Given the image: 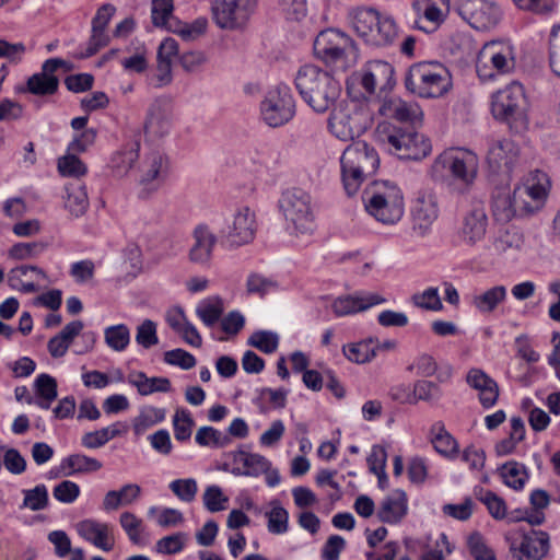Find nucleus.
I'll return each mask as SVG.
<instances>
[{"label": "nucleus", "instance_id": "nucleus-47", "mask_svg": "<svg viewBox=\"0 0 560 560\" xmlns=\"http://www.w3.org/2000/svg\"><path fill=\"white\" fill-rule=\"evenodd\" d=\"M173 0H152L151 19L155 27L165 28L173 25V21H178L174 15Z\"/></svg>", "mask_w": 560, "mask_h": 560}, {"label": "nucleus", "instance_id": "nucleus-22", "mask_svg": "<svg viewBox=\"0 0 560 560\" xmlns=\"http://www.w3.org/2000/svg\"><path fill=\"white\" fill-rule=\"evenodd\" d=\"M439 217V206L435 195L428 191L419 192L411 208L412 231L424 237L431 231L432 224Z\"/></svg>", "mask_w": 560, "mask_h": 560}, {"label": "nucleus", "instance_id": "nucleus-36", "mask_svg": "<svg viewBox=\"0 0 560 560\" xmlns=\"http://www.w3.org/2000/svg\"><path fill=\"white\" fill-rule=\"evenodd\" d=\"M83 327L84 324L81 320H72L68 323L58 335L50 338L48 341L47 348L50 355L52 358L63 357L73 339L81 334Z\"/></svg>", "mask_w": 560, "mask_h": 560}, {"label": "nucleus", "instance_id": "nucleus-48", "mask_svg": "<svg viewBox=\"0 0 560 560\" xmlns=\"http://www.w3.org/2000/svg\"><path fill=\"white\" fill-rule=\"evenodd\" d=\"M208 27V20L205 16L197 18L191 23L173 21L168 32L179 35L185 40H194L203 35Z\"/></svg>", "mask_w": 560, "mask_h": 560}, {"label": "nucleus", "instance_id": "nucleus-18", "mask_svg": "<svg viewBox=\"0 0 560 560\" xmlns=\"http://www.w3.org/2000/svg\"><path fill=\"white\" fill-rule=\"evenodd\" d=\"M548 184L547 174L535 170L522 184L515 186L516 198L520 199L525 215L532 214L542 207L547 197Z\"/></svg>", "mask_w": 560, "mask_h": 560}, {"label": "nucleus", "instance_id": "nucleus-11", "mask_svg": "<svg viewBox=\"0 0 560 560\" xmlns=\"http://www.w3.org/2000/svg\"><path fill=\"white\" fill-rule=\"evenodd\" d=\"M368 127L369 114L363 108L340 103L330 109L328 129L342 141L360 137Z\"/></svg>", "mask_w": 560, "mask_h": 560}, {"label": "nucleus", "instance_id": "nucleus-56", "mask_svg": "<svg viewBox=\"0 0 560 560\" xmlns=\"http://www.w3.org/2000/svg\"><path fill=\"white\" fill-rule=\"evenodd\" d=\"M248 345L264 353H272L278 348L279 338L276 332L269 330H258L249 337Z\"/></svg>", "mask_w": 560, "mask_h": 560}, {"label": "nucleus", "instance_id": "nucleus-12", "mask_svg": "<svg viewBox=\"0 0 560 560\" xmlns=\"http://www.w3.org/2000/svg\"><path fill=\"white\" fill-rule=\"evenodd\" d=\"M262 120L277 128L289 122L295 115V101L289 86L280 84L270 90L260 104Z\"/></svg>", "mask_w": 560, "mask_h": 560}, {"label": "nucleus", "instance_id": "nucleus-44", "mask_svg": "<svg viewBox=\"0 0 560 560\" xmlns=\"http://www.w3.org/2000/svg\"><path fill=\"white\" fill-rule=\"evenodd\" d=\"M373 343L372 338L351 342L342 347V353L350 362L364 364L376 357V348L373 347Z\"/></svg>", "mask_w": 560, "mask_h": 560}, {"label": "nucleus", "instance_id": "nucleus-57", "mask_svg": "<svg viewBox=\"0 0 560 560\" xmlns=\"http://www.w3.org/2000/svg\"><path fill=\"white\" fill-rule=\"evenodd\" d=\"M58 171L62 176L79 178L86 174V165L74 154L58 159Z\"/></svg>", "mask_w": 560, "mask_h": 560}, {"label": "nucleus", "instance_id": "nucleus-35", "mask_svg": "<svg viewBox=\"0 0 560 560\" xmlns=\"http://www.w3.org/2000/svg\"><path fill=\"white\" fill-rule=\"evenodd\" d=\"M139 152L140 143L138 141L127 143L121 149L114 152L108 163L112 175L117 178H122L128 175L129 171L139 159Z\"/></svg>", "mask_w": 560, "mask_h": 560}, {"label": "nucleus", "instance_id": "nucleus-5", "mask_svg": "<svg viewBox=\"0 0 560 560\" xmlns=\"http://www.w3.org/2000/svg\"><path fill=\"white\" fill-rule=\"evenodd\" d=\"M366 211L378 222L395 224L404 214V196L400 188L388 182H373L363 192Z\"/></svg>", "mask_w": 560, "mask_h": 560}, {"label": "nucleus", "instance_id": "nucleus-42", "mask_svg": "<svg viewBox=\"0 0 560 560\" xmlns=\"http://www.w3.org/2000/svg\"><path fill=\"white\" fill-rule=\"evenodd\" d=\"M432 444L434 450L442 456L453 459L458 454V443L455 438L446 431L442 422H436L432 425Z\"/></svg>", "mask_w": 560, "mask_h": 560}, {"label": "nucleus", "instance_id": "nucleus-32", "mask_svg": "<svg viewBox=\"0 0 560 560\" xmlns=\"http://www.w3.org/2000/svg\"><path fill=\"white\" fill-rule=\"evenodd\" d=\"M467 383L479 390V400L485 408L492 407L499 397V387L494 380L479 369H471L466 377Z\"/></svg>", "mask_w": 560, "mask_h": 560}, {"label": "nucleus", "instance_id": "nucleus-58", "mask_svg": "<svg viewBox=\"0 0 560 560\" xmlns=\"http://www.w3.org/2000/svg\"><path fill=\"white\" fill-rule=\"evenodd\" d=\"M229 498L223 494L222 489L217 485L207 487L202 494L203 505L211 513L225 510Z\"/></svg>", "mask_w": 560, "mask_h": 560}, {"label": "nucleus", "instance_id": "nucleus-9", "mask_svg": "<svg viewBox=\"0 0 560 560\" xmlns=\"http://www.w3.org/2000/svg\"><path fill=\"white\" fill-rule=\"evenodd\" d=\"M280 210L295 235H312L316 229L311 196L301 188L282 192Z\"/></svg>", "mask_w": 560, "mask_h": 560}, {"label": "nucleus", "instance_id": "nucleus-50", "mask_svg": "<svg viewBox=\"0 0 560 560\" xmlns=\"http://www.w3.org/2000/svg\"><path fill=\"white\" fill-rule=\"evenodd\" d=\"M104 339L108 348L121 352L130 342V330L125 324L108 326L104 330Z\"/></svg>", "mask_w": 560, "mask_h": 560}, {"label": "nucleus", "instance_id": "nucleus-17", "mask_svg": "<svg viewBox=\"0 0 560 560\" xmlns=\"http://www.w3.org/2000/svg\"><path fill=\"white\" fill-rule=\"evenodd\" d=\"M518 161V148L511 139L491 140L488 145L486 162L493 175L502 176L509 182L513 167Z\"/></svg>", "mask_w": 560, "mask_h": 560}, {"label": "nucleus", "instance_id": "nucleus-1", "mask_svg": "<svg viewBox=\"0 0 560 560\" xmlns=\"http://www.w3.org/2000/svg\"><path fill=\"white\" fill-rule=\"evenodd\" d=\"M295 86L303 101L318 114L334 108L341 94L340 83L329 72L314 65L300 68Z\"/></svg>", "mask_w": 560, "mask_h": 560}, {"label": "nucleus", "instance_id": "nucleus-51", "mask_svg": "<svg viewBox=\"0 0 560 560\" xmlns=\"http://www.w3.org/2000/svg\"><path fill=\"white\" fill-rule=\"evenodd\" d=\"M24 499L21 509L31 511L45 510L49 504L48 490L45 485H37L33 489H24L22 491Z\"/></svg>", "mask_w": 560, "mask_h": 560}, {"label": "nucleus", "instance_id": "nucleus-53", "mask_svg": "<svg viewBox=\"0 0 560 560\" xmlns=\"http://www.w3.org/2000/svg\"><path fill=\"white\" fill-rule=\"evenodd\" d=\"M413 395L416 404L420 400L436 402L441 399L443 392L438 384L431 381L419 380L413 384Z\"/></svg>", "mask_w": 560, "mask_h": 560}, {"label": "nucleus", "instance_id": "nucleus-2", "mask_svg": "<svg viewBox=\"0 0 560 560\" xmlns=\"http://www.w3.org/2000/svg\"><path fill=\"white\" fill-rule=\"evenodd\" d=\"M340 165L343 188L348 196H353L363 182L376 173L380 158L365 141H354L343 151Z\"/></svg>", "mask_w": 560, "mask_h": 560}, {"label": "nucleus", "instance_id": "nucleus-62", "mask_svg": "<svg viewBox=\"0 0 560 560\" xmlns=\"http://www.w3.org/2000/svg\"><path fill=\"white\" fill-rule=\"evenodd\" d=\"M119 524L131 542L136 545L140 544V535L142 532L141 518L132 512H122L119 516Z\"/></svg>", "mask_w": 560, "mask_h": 560}, {"label": "nucleus", "instance_id": "nucleus-60", "mask_svg": "<svg viewBox=\"0 0 560 560\" xmlns=\"http://www.w3.org/2000/svg\"><path fill=\"white\" fill-rule=\"evenodd\" d=\"M172 492L183 502H192L196 498L198 486L194 478L175 479L170 483Z\"/></svg>", "mask_w": 560, "mask_h": 560}, {"label": "nucleus", "instance_id": "nucleus-37", "mask_svg": "<svg viewBox=\"0 0 560 560\" xmlns=\"http://www.w3.org/2000/svg\"><path fill=\"white\" fill-rule=\"evenodd\" d=\"M128 383L135 386L141 396L153 393H167L171 390V381L167 377H148L144 372H133L128 376Z\"/></svg>", "mask_w": 560, "mask_h": 560}, {"label": "nucleus", "instance_id": "nucleus-4", "mask_svg": "<svg viewBox=\"0 0 560 560\" xmlns=\"http://www.w3.org/2000/svg\"><path fill=\"white\" fill-rule=\"evenodd\" d=\"M417 128H402L384 121L376 128L377 139L401 160H421L431 152V142Z\"/></svg>", "mask_w": 560, "mask_h": 560}, {"label": "nucleus", "instance_id": "nucleus-31", "mask_svg": "<svg viewBox=\"0 0 560 560\" xmlns=\"http://www.w3.org/2000/svg\"><path fill=\"white\" fill-rule=\"evenodd\" d=\"M423 5V18L427 22H429L432 27H425L420 23V20H416L412 24V27L416 30L423 31L425 33H430L444 22L445 18L450 12V0H423L415 1L412 7L420 11Z\"/></svg>", "mask_w": 560, "mask_h": 560}, {"label": "nucleus", "instance_id": "nucleus-49", "mask_svg": "<svg viewBox=\"0 0 560 560\" xmlns=\"http://www.w3.org/2000/svg\"><path fill=\"white\" fill-rule=\"evenodd\" d=\"M499 471L505 485L515 490L523 489L528 479L525 466L514 460L503 464Z\"/></svg>", "mask_w": 560, "mask_h": 560}, {"label": "nucleus", "instance_id": "nucleus-26", "mask_svg": "<svg viewBox=\"0 0 560 560\" xmlns=\"http://www.w3.org/2000/svg\"><path fill=\"white\" fill-rule=\"evenodd\" d=\"M386 302V299L377 293L355 292L338 296L331 304L334 314L337 317L349 316L364 312L370 307Z\"/></svg>", "mask_w": 560, "mask_h": 560}, {"label": "nucleus", "instance_id": "nucleus-33", "mask_svg": "<svg viewBox=\"0 0 560 560\" xmlns=\"http://www.w3.org/2000/svg\"><path fill=\"white\" fill-rule=\"evenodd\" d=\"M234 463L237 465L232 469V474L235 476L258 477L271 467L270 460L265 456L245 451L234 454Z\"/></svg>", "mask_w": 560, "mask_h": 560}, {"label": "nucleus", "instance_id": "nucleus-16", "mask_svg": "<svg viewBox=\"0 0 560 560\" xmlns=\"http://www.w3.org/2000/svg\"><path fill=\"white\" fill-rule=\"evenodd\" d=\"M170 173L168 156L160 152H151L139 165L138 183L142 187L141 197H148L156 191L167 179Z\"/></svg>", "mask_w": 560, "mask_h": 560}, {"label": "nucleus", "instance_id": "nucleus-41", "mask_svg": "<svg viewBox=\"0 0 560 560\" xmlns=\"http://www.w3.org/2000/svg\"><path fill=\"white\" fill-rule=\"evenodd\" d=\"M508 298L505 285H494L486 291L475 294L471 299L472 306L480 313H492Z\"/></svg>", "mask_w": 560, "mask_h": 560}, {"label": "nucleus", "instance_id": "nucleus-40", "mask_svg": "<svg viewBox=\"0 0 560 560\" xmlns=\"http://www.w3.org/2000/svg\"><path fill=\"white\" fill-rule=\"evenodd\" d=\"M103 464L93 457L84 454H71L62 459L60 468L63 476H72L75 474H89L100 470Z\"/></svg>", "mask_w": 560, "mask_h": 560}, {"label": "nucleus", "instance_id": "nucleus-25", "mask_svg": "<svg viewBox=\"0 0 560 560\" xmlns=\"http://www.w3.org/2000/svg\"><path fill=\"white\" fill-rule=\"evenodd\" d=\"M361 84L370 94L377 89L381 92L390 90L395 84L393 66L384 60L369 61L363 70Z\"/></svg>", "mask_w": 560, "mask_h": 560}, {"label": "nucleus", "instance_id": "nucleus-24", "mask_svg": "<svg viewBox=\"0 0 560 560\" xmlns=\"http://www.w3.org/2000/svg\"><path fill=\"white\" fill-rule=\"evenodd\" d=\"M380 113L398 122L407 124L406 128H417L422 125L423 112L415 102H406L400 97L385 100L380 107Z\"/></svg>", "mask_w": 560, "mask_h": 560}, {"label": "nucleus", "instance_id": "nucleus-43", "mask_svg": "<svg viewBox=\"0 0 560 560\" xmlns=\"http://www.w3.org/2000/svg\"><path fill=\"white\" fill-rule=\"evenodd\" d=\"M268 532L273 535H282L289 530V512L279 500L269 502V510L265 512Z\"/></svg>", "mask_w": 560, "mask_h": 560}, {"label": "nucleus", "instance_id": "nucleus-23", "mask_svg": "<svg viewBox=\"0 0 560 560\" xmlns=\"http://www.w3.org/2000/svg\"><path fill=\"white\" fill-rule=\"evenodd\" d=\"M491 210L494 220L500 223H508L516 217H525L522 203L516 198L515 189L511 191L508 183L493 189Z\"/></svg>", "mask_w": 560, "mask_h": 560}, {"label": "nucleus", "instance_id": "nucleus-52", "mask_svg": "<svg viewBox=\"0 0 560 560\" xmlns=\"http://www.w3.org/2000/svg\"><path fill=\"white\" fill-rule=\"evenodd\" d=\"M277 282L258 272H252L246 280V292L249 295H258L264 298L267 293L276 290Z\"/></svg>", "mask_w": 560, "mask_h": 560}, {"label": "nucleus", "instance_id": "nucleus-63", "mask_svg": "<svg viewBox=\"0 0 560 560\" xmlns=\"http://www.w3.org/2000/svg\"><path fill=\"white\" fill-rule=\"evenodd\" d=\"M136 341L144 349H150L158 345L156 324L151 319H144L137 327Z\"/></svg>", "mask_w": 560, "mask_h": 560}, {"label": "nucleus", "instance_id": "nucleus-46", "mask_svg": "<svg viewBox=\"0 0 560 560\" xmlns=\"http://www.w3.org/2000/svg\"><path fill=\"white\" fill-rule=\"evenodd\" d=\"M165 419V409L153 406H145L140 409L139 415L133 419L132 427L137 435L144 433L149 428L162 422Z\"/></svg>", "mask_w": 560, "mask_h": 560}, {"label": "nucleus", "instance_id": "nucleus-8", "mask_svg": "<svg viewBox=\"0 0 560 560\" xmlns=\"http://www.w3.org/2000/svg\"><path fill=\"white\" fill-rule=\"evenodd\" d=\"M515 67V48L509 42H488L477 55L476 72L481 82L494 81L500 75L513 73Z\"/></svg>", "mask_w": 560, "mask_h": 560}, {"label": "nucleus", "instance_id": "nucleus-15", "mask_svg": "<svg viewBox=\"0 0 560 560\" xmlns=\"http://www.w3.org/2000/svg\"><path fill=\"white\" fill-rule=\"evenodd\" d=\"M526 104L524 86L518 81H512L491 96V113L498 120L509 121L520 116Z\"/></svg>", "mask_w": 560, "mask_h": 560}, {"label": "nucleus", "instance_id": "nucleus-30", "mask_svg": "<svg viewBox=\"0 0 560 560\" xmlns=\"http://www.w3.org/2000/svg\"><path fill=\"white\" fill-rule=\"evenodd\" d=\"M192 245L188 252L190 262L208 266L212 259L217 236L207 224H198L192 231Z\"/></svg>", "mask_w": 560, "mask_h": 560}, {"label": "nucleus", "instance_id": "nucleus-20", "mask_svg": "<svg viewBox=\"0 0 560 560\" xmlns=\"http://www.w3.org/2000/svg\"><path fill=\"white\" fill-rule=\"evenodd\" d=\"M256 228L254 211L249 207H242L226 221V228L222 231V238L229 246L240 247L255 238Z\"/></svg>", "mask_w": 560, "mask_h": 560}, {"label": "nucleus", "instance_id": "nucleus-19", "mask_svg": "<svg viewBox=\"0 0 560 560\" xmlns=\"http://www.w3.org/2000/svg\"><path fill=\"white\" fill-rule=\"evenodd\" d=\"M457 10L463 20L478 31L492 28L501 18L500 8L490 0H463Z\"/></svg>", "mask_w": 560, "mask_h": 560}, {"label": "nucleus", "instance_id": "nucleus-64", "mask_svg": "<svg viewBox=\"0 0 560 560\" xmlns=\"http://www.w3.org/2000/svg\"><path fill=\"white\" fill-rule=\"evenodd\" d=\"M549 66L553 74L560 78V25L553 26L550 32Z\"/></svg>", "mask_w": 560, "mask_h": 560}, {"label": "nucleus", "instance_id": "nucleus-54", "mask_svg": "<svg viewBox=\"0 0 560 560\" xmlns=\"http://www.w3.org/2000/svg\"><path fill=\"white\" fill-rule=\"evenodd\" d=\"M196 443L201 446L212 445L223 447L230 443V438L212 427H201L195 436Z\"/></svg>", "mask_w": 560, "mask_h": 560}, {"label": "nucleus", "instance_id": "nucleus-34", "mask_svg": "<svg viewBox=\"0 0 560 560\" xmlns=\"http://www.w3.org/2000/svg\"><path fill=\"white\" fill-rule=\"evenodd\" d=\"M488 218L485 208L474 207L463 219L462 235L469 244H476L485 237Z\"/></svg>", "mask_w": 560, "mask_h": 560}, {"label": "nucleus", "instance_id": "nucleus-13", "mask_svg": "<svg viewBox=\"0 0 560 560\" xmlns=\"http://www.w3.org/2000/svg\"><path fill=\"white\" fill-rule=\"evenodd\" d=\"M505 538L514 560H541L550 549L549 534L544 530H516Z\"/></svg>", "mask_w": 560, "mask_h": 560}, {"label": "nucleus", "instance_id": "nucleus-10", "mask_svg": "<svg viewBox=\"0 0 560 560\" xmlns=\"http://www.w3.org/2000/svg\"><path fill=\"white\" fill-rule=\"evenodd\" d=\"M354 50L352 39L335 28L322 31L314 40L316 57L336 69L349 68L350 57L354 56Z\"/></svg>", "mask_w": 560, "mask_h": 560}, {"label": "nucleus", "instance_id": "nucleus-21", "mask_svg": "<svg viewBox=\"0 0 560 560\" xmlns=\"http://www.w3.org/2000/svg\"><path fill=\"white\" fill-rule=\"evenodd\" d=\"M67 62L60 58H50L44 61L40 72L32 74L25 86L19 88L20 93H30L36 96H51L58 92L59 79L55 72L66 67Z\"/></svg>", "mask_w": 560, "mask_h": 560}, {"label": "nucleus", "instance_id": "nucleus-27", "mask_svg": "<svg viewBox=\"0 0 560 560\" xmlns=\"http://www.w3.org/2000/svg\"><path fill=\"white\" fill-rule=\"evenodd\" d=\"M172 126L171 102L166 98L155 100L148 109L144 132L152 138H163Z\"/></svg>", "mask_w": 560, "mask_h": 560}, {"label": "nucleus", "instance_id": "nucleus-59", "mask_svg": "<svg viewBox=\"0 0 560 560\" xmlns=\"http://www.w3.org/2000/svg\"><path fill=\"white\" fill-rule=\"evenodd\" d=\"M173 425L174 436L177 441L184 442L190 439L194 420L189 411L185 409L177 410L173 419Z\"/></svg>", "mask_w": 560, "mask_h": 560}, {"label": "nucleus", "instance_id": "nucleus-6", "mask_svg": "<svg viewBox=\"0 0 560 560\" xmlns=\"http://www.w3.org/2000/svg\"><path fill=\"white\" fill-rule=\"evenodd\" d=\"M406 89L422 98L443 96L452 86L446 68L439 62H417L405 75Z\"/></svg>", "mask_w": 560, "mask_h": 560}, {"label": "nucleus", "instance_id": "nucleus-28", "mask_svg": "<svg viewBox=\"0 0 560 560\" xmlns=\"http://www.w3.org/2000/svg\"><path fill=\"white\" fill-rule=\"evenodd\" d=\"M78 535L103 551H110L115 546L112 527L93 518L80 521L77 525Z\"/></svg>", "mask_w": 560, "mask_h": 560}, {"label": "nucleus", "instance_id": "nucleus-45", "mask_svg": "<svg viewBox=\"0 0 560 560\" xmlns=\"http://www.w3.org/2000/svg\"><path fill=\"white\" fill-rule=\"evenodd\" d=\"M223 301L219 296H211L201 301L196 310L198 317L201 322L212 327L221 318L223 314Z\"/></svg>", "mask_w": 560, "mask_h": 560}, {"label": "nucleus", "instance_id": "nucleus-39", "mask_svg": "<svg viewBox=\"0 0 560 560\" xmlns=\"http://www.w3.org/2000/svg\"><path fill=\"white\" fill-rule=\"evenodd\" d=\"M89 205L88 192L83 184L74 182L66 186L65 208L73 218L82 217Z\"/></svg>", "mask_w": 560, "mask_h": 560}, {"label": "nucleus", "instance_id": "nucleus-3", "mask_svg": "<svg viewBox=\"0 0 560 560\" xmlns=\"http://www.w3.org/2000/svg\"><path fill=\"white\" fill-rule=\"evenodd\" d=\"M349 19L357 34L372 45L386 47L398 37L395 19L374 8H355L350 11Z\"/></svg>", "mask_w": 560, "mask_h": 560}, {"label": "nucleus", "instance_id": "nucleus-29", "mask_svg": "<svg viewBox=\"0 0 560 560\" xmlns=\"http://www.w3.org/2000/svg\"><path fill=\"white\" fill-rule=\"evenodd\" d=\"M408 497L402 489H394L378 504L376 516L380 522L397 525L408 514Z\"/></svg>", "mask_w": 560, "mask_h": 560}, {"label": "nucleus", "instance_id": "nucleus-38", "mask_svg": "<svg viewBox=\"0 0 560 560\" xmlns=\"http://www.w3.org/2000/svg\"><path fill=\"white\" fill-rule=\"evenodd\" d=\"M36 399L28 398L27 402H34L42 409H49L51 402L57 398V382L49 374L42 373L37 375L34 382Z\"/></svg>", "mask_w": 560, "mask_h": 560}, {"label": "nucleus", "instance_id": "nucleus-55", "mask_svg": "<svg viewBox=\"0 0 560 560\" xmlns=\"http://www.w3.org/2000/svg\"><path fill=\"white\" fill-rule=\"evenodd\" d=\"M415 306L427 311H441L443 307L438 288H428L423 292L415 293L411 296Z\"/></svg>", "mask_w": 560, "mask_h": 560}, {"label": "nucleus", "instance_id": "nucleus-7", "mask_svg": "<svg viewBox=\"0 0 560 560\" xmlns=\"http://www.w3.org/2000/svg\"><path fill=\"white\" fill-rule=\"evenodd\" d=\"M479 168L478 155L468 149H450L442 152L432 164V175L436 179L448 176L463 187L474 184Z\"/></svg>", "mask_w": 560, "mask_h": 560}, {"label": "nucleus", "instance_id": "nucleus-61", "mask_svg": "<svg viewBox=\"0 0 560 560\" xmlns=\"http://www.w3.org/2000/svg\"><path fill=\"white\" fill-rule=\"evenodd\" d=\"M46 247L42 242L16 243L10 248L9 256L18 260L34 258L44 253Z\"/></svg>", "mask_w": 560, "mask_h": 560}, {"label": "nucleus", "instance_id": "nucleus-14", "mask_svg": "<svg viewBox=\"0 0 560 560\" xmlns=\"http://www.w3.org/2000/svg\"><path fill=\"white\" fill-rule=\"evenodd\" d=\"M257 0H215L211 4L212 18L222 30H237L246 25Z\"/></svg>", "mask_w": 560, "mask_h": 560}]
</instances>
